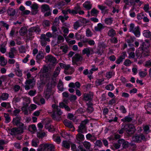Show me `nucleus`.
<instances>
[{
	"label": "nucleus",
	"mask_w": 151,
	"mask_h": 151,
	"mask_svg": "<svg viewBox=\"0 0 151 151\" xmlns=\"http://www.w3.org/2000/svg\"><path fill=\"white\" fill-rule=\"evenodd\" d=\"M65 100L63 102L60 103L59 107L54 104L52 105V115L53 119L57 121H58L61 119V115H62L63 112L61 111L60 108H64L65 106L66 105L65 104Z\"/></svg>",
	"instance_id": "f257e3e1"
},
{
	"label": "nucleus",
	"mask_w": 151,
	"mask_h": 151,
	"mask_svg": "<svg viewBox=\"0 0 151 151\" xmlns=\"http://www.w3.org/2000/svg\"><path fill=\"white\" fill-rule=\"evenodd\" d=\"M27 126L19 127H14L9 130L11 132L10 134L12 136H15L18 134H21L24 132V130L27 129Z\"/></svg>",
	"instance_id": "f03ea898"
},
{
	"label": "nucleus",
	"mask_w": 151,
	"mask_h": 151,
	"mask_svg": "<svg viewBox=\"0 0 151 151\" xmlns=\"http://www.w3.org/2000/svg\"><path fill=\"white\" fill-rule=\"evenodd\" d=\"M28 79L26 82V85L25 86V89L26 90H28L30 88H32L35 85V80L33 77H31V76H27Z\"/></svg>",
	"instance_id": "7ed1b4c3"
},
{
	"label": "nucleus",
	"mask_w": 151,
	"mask_h": 151,
	"mask_svg": "<svg viewBox=\"0 0 151 151\" xmlns=\"http://www.w3.org/2000/svg\"><path fill=\"white\" fill-rule=\"evenodd\" d=\"M39 73L42 75L40 74V76H52L53 72L50 67L44 65L40 70Z\"/></svg>",
	"instance_id": "20e7f679"
},
{
	"label": "nucleus",
	"mask_w": 151,
	"mask_h": 151,
	"mask_svg": "<svg viewBox=\"0 0 151 151\" xmlns=\"http://www.w3.org/2000/svg\"><path fill=\"white\" fill-rule=\"evenodd\" d=\"M54 146L52 144H41L39 147V149L41 151H53Z\"/></svg>",
	"instance_id": "39448f33"
},
{
	"label": "nucleus",
	"mask_w": 151,
	"mask_h": 151,
	"mask_svg": "<svg viewBox=\"0 0 151 151\" xmlns=\"http://www.w3.org/2000/svg\"><path fill=\"white\" fill-rule=\"evenodd\" d=\"M124 127L125 131L128 134H133L135 130L134 125L131 124L126 125Z\"/></svg>",
	"instance_id": "423d86ee"
},
{
	"label": "nucleus",
	"mask_w": 151,
	"mask_h": 151,
	"mask_svg": "<svg viewBox=\"0 0 151 151\" xmlns=\"http://www.w3.org/2000/svg\"><path fill=\"white\" fill-rule=\"evenodd\" d=\"M132 140L134 142H140L142 140L144 141L146 140L145 136L142 134L134 135L132 137Z\"/></svg>",
	"instance_id": "0eeeda50"
},
{
	"label": "nucleus",
	"mask_w": 151,
	"mask_h": 151,
	"mask_svg": "<svg viewBox=\"0 0 151 151\" xmlns=\"http://www.w3.org/2000/svg\"><path fill=\"white\" fill-rule=\"evenodd\" d=\"M88 122V120L87 119H85L82 121L80 124V125L78 127V129L77 131L78 132L81 133H84L85 131L86 130V124Z\"/></svg>",
	"instance_id": "6e6552de"
},
{
	"label": "nucleus",
	"mask_w": 151,
	"mask_h": 151,
	"mask_svg": "<svg viewBox=\"0 0 151 151\" xmlns=\"http://www.w3.org/2000/svg\"><path fill=\"white\" fill-rule=\"evenodd\" d=\"M21 117L20 116L16 117L13 118L12 122L13 125L19 127L26 126L24 124L21 122Z\"/></svg>",
	"instance_id": "1a4fd4ad"
},
{
	"label": "nucleus",
	"mask_w": 151,
	"mask_h": 151,
	"mask_svg": "<svg viewBox=\"0 0 151 151\" xmlns=\"http://www.w3.org/2000/svg\"><path fill=\"white\" fill-rule=\"evenodd\" d=\"M81 10V7L78 4H77L76 6L74 8V9L71 10L70 9H68V10L70 14L74 15L77 14Z\"/></svg>",
	"instance_id": "9d476101"
},
{
	"label": "nucleus",
	"mask_w": 151,
	"mask_h": 151,
	"mask_svg": "<svg viewBox=\"0 0 151 151\" xmlns=\"http://www.w3.org/2000/svg\"><path fill=\"white\" fill-rule=\"evenodd\" d=\"M64 69V72L66 75H71L74 71V69L70 65H66Z\"/></svg>",
	"instance_id": "9b49d317"
},
{
	"label": "nucleus",
	"mask_w": 151,
	"mask_h": 151,
	"mask_svg": "<svg viewBox=\"0 0 151 151\" xmlns=\"http://www.w3.org/2000/svg\"><path fill=\"white\" fill-rule=\"evenodd\" d=\"M31 8L32 9L31 11L32 14L34 15H36L39 11L38 10L39 8L38 4L34 2L32 5Z\"/></svg>",
	"instance_id": "f8f14e48"
},
{
	"label": "nucleus",
	"mask_w": 151,
	"mask_h": 151,
	"mask_svg": "<svg viewBox=\"0 0 151 151\" xmlns=\"http://www.w3.org/2000/svg\"><path fill=\"white\" fill-rule=\"evenodd\" d=\"M46 59L52 65H54L56 63L57 59L55 57L52 55H49L47 56Z\"/></svg>",
	"instance_id": "ddd939ff"
},
{
	"label": "nucleus",
	"mask_w": 151,
	"mask_h": 151,
	"mask_svg": "<svg viewBox=\"0 0 151 151\" xmlns=\"http://www.w3.org/2000/svg\"><path fill=\"white\" fill-rule=\"evenodd\" d=\"M127 56L126 52L125 51L123 52L122 55H120L116 61V63L118 64H120L121 62L123 61V60L125 59V57Z\"/></svg>",
	"instance_id": "4468645a"
},
{
	"label": "nucleus",
	"mask_w": 151,
	"mask_h": 151,
	"mask_svg": "<svg viewBox=\"0 0 151 151\" xmlns=\"http://www.w3.org/2000/svg\"><path fill=\"white\" fill-rule=\"evenodd\" d=\"M98 69V68H96L94 66L89 71L87 69H86L83 70V74L85 75L89 74L90 76H91L93 71H95Z\"/></svg>",
	"instance_id": "2eb2a0df"
},
{
	"label": "nucleus",
	"mask_w": 151,
	"mask_h": 151,
	"mask_svg": "<svg viewBox=\"0 0 151 151\" xmlns=\"http://www.w3.org/2000/svg\"><path fill=\"white\" fill-rule=\"evenodd\" d=\"M82 58V57L78 54H76L72 58V62L76 63L77 62L81 60V59Z\"/></svg>",
	"instance_id": "dca6fc26"
},
{
	"label": "nucleus",
	"mask_w": 151,
	"mask_h": 151,
	"mask_svg": "<svg viewBox=\"0 0 151 151\" xmlns=\"http://www.w3.org/2000/svg\"><path fill=\"white\" fill-rule=\"evenodd\" d=\"M83 7L87 10H89L92 8V5L89 1H86L83 4Z\"/></svg>",
	"instance_id": "f3484780"
},
{
	"label": "nucleus",
	"mask_w": 151,
	"mask_h": 151,
	"mask_svg": "<svg viewBox=\"0 0 151 151\" xmlns=\"http://www.w3.org/2000/svg\"><path fill=\"white\" fill-rule=\"evenodd\" d=\"M93 50L90 49L89 47H86L82 50V53L83 55L86 54L88 57H89L91 54V52Z\"/></svg>",
	"instance_id": "a211bd4d"
},
{
	"label": "nucleus",
	"mask_w": 151,
	"mask_h": 151,
	"mask_svg": "<svg viewBox=\"0 0 151 151\" xmlns=\"http://www.w3.org/2000/svg\"><path fill=\"white\" fill-rule=\"evenodd\" d=\"M41 9V11L43 13L51 10L49 5L46 4L42 5Z\"/></svg>",
	"instance_id": "6ab92c4d"
},
{
	"label": "nucleus",
	"mask_w": 151,
	"mask_h": 151,
	"mask_svg": "<svg viewBox=\"0 0 151 151\" xmlns=\"http://www.w3.org/2000/svg\"><path fill=\"white\" fill-rule=\"evenodd\" d=\"M52 95V94L50 89H47L44 91V97L47 99H49Z\"/></svg>",
	"instance_id": "aec40b11"
},
{
	"label": "nucleus",
	"mask_w": 151,
	"mask_h": 151,
	"mask_svg": "<svg viewBox=\"0 0 151 151\" xmlns=\"http://www.w3.org/2000/svg\"><path fill=\"white\" fill-rule=\"evenodd\" d=\"M133 32L134 35L137 37H139L140 35V32L139 30V27L137 26L134 29V30H133Z\"/></svg>",
	"instance_id": "412c9836"
},
{
	"label": "nucleus",
	"mask_w": 151,
	"mask_h": 151,
	"mask_svg": "<svg viewBox=\"0 0 151 151\" xmlns=\"http://www.w3.org/2000/svg\"><path fill=\"white\" fill-rule=\"evenodd\" d=\"M15 13V10L13 8H10L9 7L7 11V13L8 15L11 17L14 16Z\"/></svg>",
	"instance_id": "4be33fe9"
},
{
	"label": "nucleus",
	"mask_w": 151,
	"mask_h": 151,
	"mask_svg": "<svg viewBox=\"0 0 151 151\" xmlns=\"http://www.w3.org/2000/svg\"><path fill=\"white\" fill-rule=\"evenodd\" d=\"M27 32V28L24 26L22 27L19 31V33L21 36H23L26 35Z\"/></svg>",
	"instance_id": "5701e85b"
},
{
	"label": "nucleus",
	"mask_w": 151,
	"mask_h": 151,
	"mask_svg": "<svg viewBox=\"0 0 151 151\" xmlns=\"http://www.w3.org/2000/svg\"><path fill=\"white\" fill-rule=\"evenodd\" d=\"M143 35L145 37L151 39V32L148 30H145L143 32Z\"/></svg>",
	"instance_id": "b1692460"
},
{
	"label": "nucleus",
	"mask_w": 151,
	"mask_h": 151,
	"mask_svg": "<svg viewBox=\"0 0 151 151\" xmlns=\"http://www.w3.org/2000/svg\"><path fill=\"white\" fill-rule=\"evenodd\" d=\"M93 97L92 95L89 94L85 93L83 95V99L86 101L91 100L92 99Z\"/></svg>",
	"instance_id": "393cba45"
},
{
	"label": "nucleus",
	"mask_w": 151,
	"mask_h": 151,
	"mask_svg": "<svg viewBox=\"0 0 151 151\" xmlns=\"http://www.w3.org/2000/svg\"><path fill=\"white\" fill-rule=\"evenodd\" d=\"M39 141L37 138H34L32 141V145L34 147H37L38 144L39 143Z\"/></svg>",
	"instance_id": "a878e982"
},
{
	"label": "nucleus",
	"mask_w": 151,
	"mask_h": 151,
	"mask_svg": "<svg viewBox=\"0 0 151 151\" xmlns=\"http://www.w3.org/2000/svg\"><path fill=\"white\" fill-rule=\"evenodd\" d=\"M81 133H79L76 136V139L78 141H82L84 140V135L81 134Z\"/></svg>",
	"instance_id": "bb28decb"
},
{
	"label": "nucleus",
	"mask_w": 151,
	"mask_h": 151,
	"mask_svg": "<svg viewBox=\"0 0 151 151\" xmlns=\"http://www.w3.org/2000/svg\"><path fill=\"white\" fill-rule=\"evenodd\" d=\"M63 123L65 126L70 128H73L74 129V127L73 126V124L70 121H68L67 120H65L64 121Z\"/></svg>",
	"instance_id": "cd10ccee"
},
{
	"label": "nucleus",
	"mask_w": 151,
	"mask_h": 151,
	"mask_svg": "<svg viewBox=\"0 0 151 151\" xmlns=\"http://www.w3.org/2000/svg\"><path fill=\"white\" fill-rule=\"evenodd\" d=\"M99 13V11L95 8H93L91 11V16L97 17Z\"/></svg>",
	"instance_id": "c85d7f7f"
},
{
	"label": "nucleus",
	"mask_w": 151,
	"mask_h": 151,
	"mask_svg": "<svg viewBox=\"0 0 151 151\" xmlns=\"http://www.w3.org/2000/svg\"><path fill=\"white\" fill-rule=\"evenodd\" d=\"M9 95L7 93H3L0 96L1 100L5 101L8 98Z\"/></svg>",
	"instance_id": "c756f323"
},
{
	"label": "nucleus",
	"mask_w": 151,
	"mask_h": 151,
	"mask_svg": "<svg viewBox=\"0 0 151 151\" xmlns=\"http://www.w3.org/2000/svg\"><path fill=\"white\" fill-rule=\"evenodd\" d=\"M58 88L59 91H62L63 90V82L60 80L58 85Z\"/></svg>",
	"instance_id": "7c9ffc66"
},
{
	"label": "nucleus",
	"mask_w": 151,
	"mask_h": 151,
	"mask_svg": "<svg viewBox=\"0 0 151 151\" xmlns=\"http://www.w3.org/2000/svg\"><path fill=\"white\" fill-rule=\"evenodd\" d=\"M116 34V33L115 30L112 29L109 30L108 32V35L110 37H113Z\"/></svg>",
	"instance_id": "2f4dec72"
},
{
	"label": "nucleus",
	"mask_w": 151,
	"mask_h": 151,
	"mask_svg": "<svg viewBox=\"0 0 151 151\" xmlns=\"http://www.w3.org/2000/svg\"><path fill=\"white\" fill-rule=\"evenodd\" d=\"M60 68L59 66L57 67L55 70L54 71L53 75L52 74V76H58L60 72Z\"/></svg>",
	"instance_id": "473e14b6"
},
{
	"label": "nucleus",
	"mask_w": 151,
	"mask_h": 151,
	"mask_svg": "<svg viewBox=\"0 0 151 151\" xmlns=\"http://www.w3.org/2000/svg\"><path fill=\"white\" fill-rule=\"evenodd\" d=\"M40 78L41 82L43 83H45L47 82V80L49 79V78L47 77V76H40Z\"/></svg>",
	"instance_id": "72a5a7b5"
},
{
	"label": "nucleus",
	"mask_w": 151,
	"mask_h": 151,
	"mask_svg": "<svg viewBox=\"0 0 151 151\" xmlns=\"http://www.w3.org/2000/svg\"><path fill=\"white\" fill-rule=\"evenodd\" d=\"M113 20L112 18H107L105 19V23L108 25H111L113 23Z\"/></svg>",
	"instance_id": "f704fd0d"
},
{
	"label": "nucleus",
	"mask_w": 151,
	"mask_h": 151,
	"mask_svg": "<svg viewBox=\"0 0 151 151\" xmlns=\"http://www.w3.org/2000/svg\"><path fill=\"white\" fill-rule=\"evenodd\" d=\"M62 146L66 149H69L70 147V144L69 142L67 141H63Z\"/></svg>",
	"instance_id": "c9c22d12"
},
{
	"label": "nucleus",
	"mask_w": 151,
	"mask_h": 151,
	"mask_svg": "<svg viewBox=\"0 0 151 151\" xmlns=\"http://www.w3.org/2000/svg\"><path fill=\"white\" fill-rule=\"evenodd\" d=\"M1 106L6 108H9L11 107L10 103L9 102H3L1 104Z\"/></svg>",
	"instance_id": "e433bc0d"
},
{
	"label": "nucleus",
	"mask_w": 151,
	"mask_h": 151,
	"mask_svg": "<svg viewBox=\"0 0 151 151\" xmlns=\"http://www.w3.org/2000/svg\"><path fill=\"white\" fill-rule=\"evenodd\" d=\"M132 120V119L129 116H127L125 118L121 119V121L123 122H130Z\"/></svg>",
	"instance_id": "4c0bfd02"
},
{
	"label": "nucleus",
	"mask_w": 151,
	"mask_h": 151,
	"mask_svg": "<svg viewBox=\"0 0 151 151\" xmlns=\"http://www.w3.org/2000/svg\"><path fill=\"white\" fill-rule=\"evenodd\" d=\"M143 129L145 133L146 134H148L150 132V127L148 125H146L144 126L143 127Z\"/></svg>",
	"instance_id": "58836bf2"
},
{
	"label": "nucleus",
	"mask_w": 151,
	"mask_h": 151,
	"mask_svg": "<svg viewBox=\"0 0 151 151\" xmlns=\"http://www.w3.org/2000/svg\"><path fill=\"white\" fill-rule=\"evenodd\" d=\"M4 116L5 119V122L8 123L11 121L10 117L8 114L4 113Z\"/></svg>",
	"instance_id": "ea45409f"
},
{
	"label": "nucleus",
	"mask_w": 151,
	"mask_h": 151,
	"mask_svg": "<svg viewBox=\"0 0 151 151\" xmlns=\"http://www.w3.org/2000/svg\"><path fill=\"white\" fill-rule=\"evenodd\" d=\"M105 88L107 90L112 91L114 89V87L113 84H109L105 87Z\"/></svg>",
	"instance_id": "a19ab883"
},
{
	"label": "nucleus",
	"mask_w": 151,
	"mask_h": 151,
	"mask_svg": "<svg viewBox=\"0 0 151 151\" xmlns=\"http://www.w3.org/2000/svg\"><path fill=\"white\" fill-rule=\"evenodd\" d=\"M21 99V98L19 97H14L13 99L12 102L14 104L19 102Z\"/></svg>",
	"instance_id": "79ce46f5"
},
{
	"label": "nucleus",
	"mask_w": 151,
	"mask_h": 151,
	"mask_svg": "<svg viewBox=\"0 0 151 151\" xmlns=\"http://www.w3.org/2000/svg\"><path fill=\"white\" fill-rule=\"evenodd\" d=\"M88 108H87V111L88 112L91 113L93 110V108L92 106V104L91 103L88 104Z\"/></svg>",
	"instance_id": "37998d69"
},
{
	"label": "nucleus",
	"mask_w": 151,
	"mask_h": 151,
	"mask_svg": "<svg viewBox=\"0 0 151 151\" xmlns=\"http://www.w3.org/2000/svg\"><path fill=\"white\" fill-rule=\"evenodd\" d=\"M44 58V56L43 54L39 53L37 55L36 58L37 60H40Z\"/></svg>",
	"instance_id": "c03bdc74"
},
{
	"label": "nucleus",
	"mask_w": 151,
	"mask_h": 151,
	"mask_svg": "<svg viewBox=\"0 0 151 151\" xmlns=\"http://www.w3.org/2000/svg\"><path fill=\"white\" fill-rule=\"evenodd\" d=\"M92 33L89 29L88 28L87 29L86 31V36L88 37L92 36Z\"/></svg>",
	"instance_id": "a18cd8bd"
},
{
	"label": "nucleus",
	"mask_w": 151,
	"mask_h": 151,
	"mask_svg": "<svg viewBox=\"0 0 151 151\" xmlns=\"http://www.w3.org/2000/svg\"><path fill=\"white\" fill-rule=\"evenodd\" d=\"M131 63L132 62L130 60L127 59L124 62L123 64L126 66H128L130 65Z\"/></svg>",
	"instance_id": "49530a36"
},
{
	"label": "nucleus",
	"mask_w": 151,
	"mask_h": 151,
	"mask_svg": "<svg viewBox=\"0 0 151 151\" xmlns=\"http://www.w3.org/2000/svg\"><path fill=\"white\" fill-rule=\"evenodd\" d=\"M135 39V37L133 36V37H131L129 39H127L126 40V41L128 43H133Z\"/></svg>",
	"instance_id": "de8ad7c7"
},
{
	"label": "nucleus",
	"mask_w": 151,
	"mask_h": 151,
	"mask_svg": "<svg viewBox=\"0 0 151 151\" xmlns=\"http://www.w3.org/2000/svg\"><path fill=\"white\" fill-rule=\"evenodd\" d=\"M3 44H2L0 46V51L3 54L6 51V48H5L3 46Z\"/></svg>",
	"instance_id": "09e8293b"
},
{
	"label": "nucleus",
	"mask_w": 151,
	"mask_h": 151,
	"mask_svg": "<svg viewBox=\"0 0 151 151\" xmlns=\"http://www.w3.org/2000/svg\"><path fill=\"white\" fill-rule=\"evenodd\" d=\"M104 81V79L103 78L101 79H97L96 81V85L99 86L102 84L103 82Z\"/></svg>",
	"instance_id": "8fccbe9b"
},
{
	"label": "nucleus",
	"mask_w": 151,
	"mask_h": 151,
	"mask_svg": "<svg viewBox=\"0 0 151 151\" xmlns=\"http://www.w3.org/2000/svg\"><path fill=\"white\" fill-rule=\"evenodd\" d=\"M43 25L45 27H49L50 25V22L48 20H45L43 23Z\"/></svg>",
	"instance_id": "3c124183"
},
{
	"label": "nucleus",
	"mask_w": 151,
	"mask_h": 151,
	"mask_svg": "<svg viewBox=\"0 0 151 151\" xmlns=\"http://www.w3.org/2000/svg\"><path fill=\"white\" fill-rule=\"evenodd\" d=\"M60 48V49H62V51L65 54L68 51V47L67 46L65 47L64 46H61Z\"/></svg>",
	"instance_id": "603ef678"
},
{
	"label": "nucleus",
	"mask_w": 151,
	"mask_h": 151,
	"mask_svg": "<svg viewBox=\"0 0 151 151\" xmlns=\"http://www.w3.org/2000/svg\"><path fill=\"white\" fill-rule=\"evenodd\" d=\"M144 16V14L142 13H139L137 15V18L138 20H141L143 18Z\"/></svg>",
	"instance_id": "864d4df0"
},
{
	"label": "nucleus",
	"mask_w": 151,
	"mask_h": 151,
	"mask_svg": "<svg viewBox=\"0 0 151 151\" xmlns=\"http://www.w3.org/2000/svg\"><path fill=\"white\" fill-rule=\"evenodd\" d=\"M52 30V34H54V35H55L56 36H57L56 33H55L58 31L57 27L56 26L54 25H53L51 27Z\"/></svg>",
	"instance_id": "5fc2aeb1"
},
{
	"label": "nucleus",
	"mask_w": 151,
	"mask_h": 151,
	"mask_svg": "<svg viewBox=\"0 0 151 151\" xmlns=\"http://www.w3.org/2000/svg\"><path fill=\"white\" fill-rule=\"evenodd\" d=\"M45 134H46L44 132H38L37 133L38 137L40 138H42L43 137Z\"/></svg>",
	"instance_id": "6e6d98bb"
},
{
	"label": "nucleus",
	"mask_w": 151,
	"mask_h": 151,
	"mask_svg": "<svg viewBox=\"0 0 151 151\" xmlns=\"http://www.w3.org/2000/svg\"><path fill=\"white\" fill-rule=\"evenodd\" d=\"M84 146L86 149H89L91 146V145L89 142L87 141H84L83 143Z\"/></svg>",
	"instance_id": "4d7b16f0"
},
{
	"label": "nucleus",
	"mask_w": 151,
	"mask_h": 151,
	"mask_svg": "<svg viewBox=\"0 0 151 151\" xmlns=\"http://www.w3.org/2000/svg\"><path fill=\"white\" fill-rule=\"evenodd\" d=\"M22 98H23V101L26 102V104H28L30 103V99L29 98L27 97H22Z\"/></svg>",
	"instance_id": "13d9d810"
},
{
	"label": "nucleus",
	"mask_w": 151,
	"mask_h": 151,
	"mask_svg": "<svg viewBox=\"0 0 151 151\" xmlns=\"http://www.w3.org/2000/svg\"><path fill=\"white\" fill-rule=\"evenodd\" d=\"M36 93V91L35 90H30L28 92V94L31 96H34Z\"/></svg>",
	"instance_id": "bf43d9fd"
},
{
	"label": "nucleus",
	"mask_w": 151,
	"mask_h": 151,
	"mask_svg": "<svg viewBox=\"0 0 151 151\" xmlns=\"http://www.w3.org/2000/svg\"><path fill=\"white\" fill-rule=\"evenodd\" d=\"M46 36L49 38H51L52 37H56L55 35H54V34H52L51 32H47L46 34Z\"/></svg>",
	"instance_id": "052dcab7"
},
{
	"label": "nucleus",
	"mask_w": 151,
	"mask_h": 151,
	"mask_svg": "<svg viewBox=\"0 0 151 151\" xmlns=\"http://www.w3.org/2000/svg\"><path fill=\"white\" fill-rule=\"evenodd\" d=\"M6 76H1L0 78V86L1 85L2 82H6Z\"/></svg>",
	"instance_id": "680f3d73"
},
{
	"label": "nucleus",
	"mask_w": 151,
	"mask_h": 151,
	"mask_svg": "<svg viewBox=\"0 0 151 151\" xmlns=\"http://www.w3.org/2000/svg\"><path fill=\"white\" fill-rule=\"evenodd\" d=\"M74 28L75 29H77L80 26V24L78 21L76 22L73 25Z\"/></svg>",
	"instance_id": "e2e57ef3"
},
{
	"label": "nucleus",
	"mask_w": 151,
	"mask_h": 151,
	"mask_svg": "<svg viewBox=\"0 0 151 151\" xmlns=\"http://www.w3.org/2000/svg\"><path fill=\"white\" fill-rule=\"evenodd\" d=\"M0 24L3 27H5L6 29H9V25L7 24L6 23L4 22L3 21H1L0 22Z\"/></svg>",
	"instance_id": "0e129e2a"
},
{
	"label": "nucleus",
	"mask_w": 151,
	"mask_h": 151,
	"mask_svg": "<svg viewBox=\"0 0 151 151\" xmlns=\"http://www.w3.org/2000/svg\"><path fill=\"white\" fill-rule=\"evenodd\" d=\"M149 5L148 4H145L143 7L144 10L146 12H148L149 10Z\"/></svg>",
	"instance_id": "69168bd1"
},
{
	"label": "nucleus",
	"mask_w": 151,
	"mask_h": 151,
	"mask_svg": "<svg viewBox=\"0 0 151 151\" xmlns=\"http://www.w3.org/2000/svg\"><path fill=\"white\" fill-rule=\"evenodd\" d=\"M80 22L83 24H86L89 22V21L86 19L83 18L79 20Z\"/></svg>",
	"instance_id": "338daca9"
},
{
	"label": "nucleus",
	"mask_w": 151,
	"mask_h": 151,
	"mask_svg": "<svg viewBox=\"0 0 151 151\" xmlns=\"http://www.w3.org/2000/svg\"><path fill=\"white\" fill-rule=\"evenodd\" d=\"M145 66L146 67L149 68L151 66V61L148 60L146 61Z\"/></svg>",
	"instance_id": "774afa93"
}]
</instances>
